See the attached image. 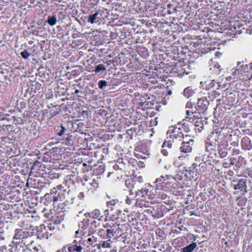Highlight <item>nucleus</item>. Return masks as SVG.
Listing matches in <instances>:
<instances>
[{
    "label": "nucleus",
    "mask_w": 252,
    "mask_h": 252,
    "mask_svg": "<svg viewBox=\"0 0 252 252\" xmlns=\"http://www.w3.org/2000/svg\"><path fill=\"white\" fill-rule=\"evenodd\" d=\"M234 189L235 190L240 189L242 194L247 192L246 183L243 180H240L238 183L235 185Z\"/></svg>",
    "instance_id": "obj_1"
},
{
    "label": "nucleus",
    "mask_w": 252,
    "mask_h": 252,
    "mask_svg": "<svg viewBox=\"0 0 252 252\" xmlns=\"http://www.w3.org/2000/svg\"><path fill=\"white\" fill-rule=\"evenodd\" d=\"M98 15L99 13L98 12H95L94 14L89 16L88 20V22L91 24L97 23L100 19V17H98Z\"/></svg>",
    "instance_id": "obj_2"
},
{
    "label": "nucleus",
    "mask_w": 252,
    "mask_h": 252,
    "mask_svg": "<svg viewBox=\"0 0 252 252\" xmlns=\"http://www.w3.org/2000/svg\"><path fill=\"white\" fill-rule=\"evenodd\" d=\"M181 150L182 152L187 153H189L191 151V148L189 145V142L184 143L181 147Z\"/></svg>",
    "instance_id": "obj_3"
},
{
    "label": "nucleus",
    "mask_w": 252,
    "mask_h": 252,
    "mask_svg": "<svg viewBox=\"0 0 252 252\" xmlns=\"http://www.w3.org/2000/svg\"><path fill=\"white\" fill-rule=\"evenodd\" d=\"M196 246L197 245L195 243H191V244L188 245V246L184 248L183 249L182 252H191L196 247Z\"/></svg>",
    "instance_id": "obj_4"
},
{
    "label": "nucleus",
    "mask_w": 252,
    "mask_h": 252,
    "mask_svg": "<svg viewBox=\"0 0 252 252\" xmlns=\"http://www.w3.org/2000/svg\"><path fill=\"white\" fill-rule=\"evenodd\" d=\"M47 22L51 26L55 25L57 22L56 17L55 16L49 17Z\"/></svg>",
    "instance_id": "obj_5"
},
{
    "label": "nucleus",
    "mask_w": 252,
    "mask_h": 252,
    "mask_svg": "<svg viewBox=\"0 0 252 252\" xmlns=\"http://www.w3.org/2000/svg\"><path fill=\"white\" fill-rule=\"evenodd\" d=\"M106 69L105 67H104V65L102 64H100L98 65L95 69V71L96 72H99L101 71H104Z\"/></svg>",
    "instance_id": "obj_6"
},
{
    "label": "nucleus",
    "mask_w": 252,
    "mask_h": 252,
    "mask_svg": "<svg viewBox=\"0 0 252 252\" xmlns=\"http://www.w3.org/2000/svg\"><path fill=\"white\" fill-rule=\"evenodd\" d=\"M71 249H72L73 251H76L77 252H81L83 249L82 247L80 246H77L76 245L71 246Z\"/></svg>",
    "instance_id": "obj_7"
},
{
    "label": "nucleus",
    "mask_w": 252,
    "mask_h": 252,
    "mask_svg": "<svg viewBox=\"0 0 252 252\" xmlns=\"http://www.w3.org/2000/svg\"><path fill=\"white\" fill-rule=\"evenodd\" d=\"M21 55L23 58L28 59L30 56V54L28 53L26 50H25L21 52Z\"/></svg>",
    "instance_id": "obj_8"
},
{
    "label": "nucleus",
    "mask_w": 252,
    "mask_h": 252,
    "mask_svg": "<svg viewBox=\"0 0 252 252\" xmlns=\"http://www.w3.org/2000/svg\"><path fill=\"white\" fill-rule=\"evenodd\" d=\"M98 83L99 85V88L101 89L107 85V82L105 80H101Z\"/></svg>",
    "instance_id": "obj_9"
},
{
    "label": "nucleus",
    "mask_w": 252,
    "mask_h": 252,
    "mask_svg": "<svg viewBox=\"0 0 252 252\" xmlns=\"http://www.w3.org/2000/svg\"><path fill=\"white\" fill-rule=\"evenodd\" d=\"M102 247L103 248H109L111 247V245L108 241H105L102 244Z\"/></svg>",
    "instance_id": "obj_10"
},
{
    "label": "nucleus",
    "mask_w": 252,
    "mask_h": 252,
    "mask_svg": "<svg viewBox=\"0 0 252 252\" xmlns=\"http://www.w3.org/2000/svg\"><path fill=\"white\" fill-rule=\"evenodd\" d=\"M126 203L128 204V205H129L131 204V199H130L129 198H127L126 200Z\"/></svg>",
    "instance_id": "obj_11"
},
{
    "label": "nucleus",
    "mask_w": 252,
    "mask_h": 252,
    "mask_svg": "<svg viewBox=\"0 0 252 252\" xmlns=\"http://www.w3.org/2000/svg\"><path fill=\"white\" fill-rule=\"evenodd\" d=\"M62 130L59 133V135H60V136L62 135L63 133V131H64V128L63 126H62Z\"/></svg>",
    "instance_id": "obj_12"
},
{
    "label": "nucleus",
    "mask_w": 252,
    "mask_h": 252,
    "mask_svg": "<svg viewBox=\"0 0 252 252\" xmlns=\"http://www.w3.org/2000/svg\"><path fill=\"white\" fill-rule=\"evenodd\" d=\"M112 233V230H111V229H107V234H110V233Z\"/></svg>",
    "instance_id": "obj_13"
},
{
    "label": "nucleus",
    "mask_w": 252,
    "mask_h": 252,
    "mask_svg": "<svg viewBox=\"0 0 252 252\" xmlns=\"http://www.w3.org/2000/svg\"><path fill=\"white\" fill-rule=\"evenodd\" d=\"M79 233H81V232H79V231H76V232H75V235H76V237H77V235H78Z\"/></svg>",
    "instance_id": "obj_14"
},
{
    "label": "nucleus",
    "mask_w": 252,
    "mask_h": 252,
    "mask_svg": "<svg viewBox=\"0 0 252 252\" xmlns=\"http://www.w3.org/2000/svg\"><path fill=\"white\" fill-rule=\"evenodd\" d=\"M71 247H69L68 248V251H70V252H71V251H73L72 250V249H71Z\"/></svg>",
    "instance_id": "obj_15"
},
{
    "label": "nucleus",
    "mask_w": 252,
    "mask_h": 252,
    "mask_svg": "<svg viewBox=\"0 0 252 252\" xmlns=\"http://www.w3.org/2000/svg\"><path fill=\"white\" fill-rule=\"evenodd\" d=\"M79 90H76L75 91V93L76 94H77L78 93H79Z\"/></svg>",
    "instance_id": "obj_16"
},
{
    "label": "nucleus",
    "mask_w": 252,
    "mask_h": 252,
    "mask_svg": "<svg viewBox=\"0 0 252 252\" xmlns=\"http://www.w3.org/2000/svg\"><path fill=\"white\" fill-rule=\"evenodd\" d=\"M57 200H58V198H57V197H55V198H54V201H57Z\"/></svg>",
    "instance_id": "obj_17"
},
{
    "label": "nucleus",
    "mask_w": 252,
    "mask_h": 252,
    "mask_svg": "<svg viewBox=\"0 0 252 252\" xmlns=\"http://www.w3.org/2000/svg\"><path fill=\"white\" fill-rule=\"evenodd\" d=\"M92 241V239L89 238L88 239V241L91 242Z\"/></svg>",
    "instance_id": "obj_18"
},
{
    "label": "nucleus",
    "mask_w": 252,
    "mask_h": 252,
    "mask_svg": "<svg viewBox=\"0 0 252 252\" xmlns=\"http://www.w3.org/2000/svg\"><path fill=\"white\" fill-rule=\"evenodd\" d=\"M165 146H166V145H165V143H163V145H162V147H165Z\"/></svg>",
    "instance_id": "obj_19"
},
{
    "label": "nucleus",
    "mask_w": 252,
    "mask_h": 252,
    "mask_svg": "<svg viewBox=\"0 0 252 252\" xmlns=\"http://www.w3.org/2000/svg\"><path fill=\"white\" fill-rule=\"evenodd\" d=\"M187 114H189V112L188 111H187Z\"/></svg>",
    "instance_id": "obj_20"
},
{
    "label": "nucleus",
    "mask_w": 252,
    "mask_h": 252,
    "mask_svg": "<svg viewBox=\"0 0 252 252\" xmlns=\"http://www.w3.org/2000/svg\"><path fill=\"white\" fill-rule=\"evenodd\" d=\"M145 191L146 192V193H147V192L148 191V190H145Z\"/></svg>",
    "instance_id": "obj_21"
},
{
    "label": "nucleus",
    "mask_w": 252,
    "mask_h": 252,
    "mask_svg": "<svg viewBox=\"0 0 252 252\" xmlns=\"http://www.w3.org/2000/svg\"><path fill=\"white\" fill-rule=\"evenodd\" d=\"M171 92H170V91H169V92H168V94H171Z\"/></svg>",
    "instance_id": "obj_22"
}]
</instances>
